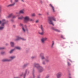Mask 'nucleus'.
Segmentation results:
<instances>
[{"label": "nucleus", "instance_id": "41", "mask_svg": "<svg viewBox=\"0 0 78 78\" xmlns=\"http://www.w3.org/2000/svg\"><path fill=\"white\" fill-rule=\"evenodd\" d=\"M13 27H14V28H16V25H13Z\"/></svg>", "mask_w": 78, "mask_h": 78}, {"label": "nucleus", "instance_id": "32", "mask_svg": "<svg viewBox=\"0 0 78 78\" xmlns=\"http://www.w3.org/2000/svg\"><path fill=\"white\" fill-rule=\"evenodd\" d=\"M27 65H28V64H25L23 66V67H26V66H27Z\"/></svg>", "mask_w": 78, "mask_h": 78}, {"label": "nucleus", "instance_id": "9", "mask_svg": "<svg viewBox=\"0 0 78 78\" xmlns=\"http://www.w3.org/2000/svg\"><path fill=\"white\" fill-rule=\"evenodd\" d=\"M47 40V38L46 37H43L41 39V42L43 44H45V41Z\"/></svg>", "mask_w": 78, "mask_h": 78}, {"label": "nucleus", "instance_id": "26", "mask_svg": "<svg viewBox=\"0 0 78 78\" xmlns=\"http://www.w3.org/2000/svg\"><path fill=\"white\" fill-rule=\"evenodd\" d=\"M67 63H68V66H71V64H70V63H69V62H68Z\"/></svg>", "mask_w": 78, "mask_h": 78}, {"label": "nucleus", "instance_id": "16", "mask_svg": "<svg viewBox=\"0 0 78 78\" xmlns=\"http://www.w3.org/2000/svg\"><path fill=\"white\" fill-rule=\"evenodd\" d=\"M46 62H48L50 61V60L48 59V57H46V58L45 60Z\"/></svg>", "mask_w": 78, "mask_h": 78}, {"label": "nucleus", "instance_id": "7", "mask_svg": "<svg viewBox=\"0 0 78 78\" xmlns=\"http://www.w3.org/2000/svg\"><path fill=\"white\" fill-rule=\"evenodd\" d=\"M56 77L57 78H60L62 76V72H58L56 75Z\"/></svg>", "mask_w": 78, "mask_h": 78}, {"label": "nucleus", "instance_id": "36", "mask_svg": "<svg viewBox=\"0 0 78 78\" xmlns=\"http://www.w3.org/2000/svg\"><path fill=\"white\" fill-rule=\"evenodd\" d=\"M68 61H70V62H72V60H71L70 59H68Z\"/></svg>", "mask_w": 78, "mask_h": 78}, {"label": "nucleus", "instance_id": "30", "mask_svg": "<svg viewBox=\"0 0 78 78\" xmlns=\"http://www.w3.org/2000/svg\"><path fill=\"white\" fill-rule=\"evenodd\" d=\"M20 26L21 27H23V24H22V23H20Z\"/></svg>", "mask_w": 78, "mask_h": 78}, {"label": "nucleus", "instance_id": "8", "mask_svg": "<svg viewBox=\"0 0 78 78\" xmlns=\"http://www.w3.org/2000/svg\"><path fill=\"white\" fill-rule=\"evenodd\" d=\"M30 20V17L28 16H26L24 18V21L25 23H27Z\"/></svg>", "mask_w": 78, "mask_h": 78}, {"label": "nucleus", "instance_id": "1", "mask_svg": "<svg viewBox=\"0 0 78 78\" xmlns=\"http://www.w3.org/2000/svg\"><path fill=\"white\" fill-rule=\"evenodd\" d=\"M34 66L38 69L39 72H43L44 71V68L42 67L39 66V65L38 64L35 63Z\"/></svg>", "mask_w": 78, "mask_h": 78}, {"label": "nucleus", "instance_id": "13", "mask_svg": "<svg viewBox=\"0 0 78 78\" xmlns=\"http://www.w3.org/2000/svg\"><path fill=\"white\" fill-rule=\"evenodd\" d=\"M16 4V2H14L13 4H9L7 6V7H11V6H13L14 5H15Z\"/></svg>", "mask_w": 78, "mask_h": 78}, {"label": "nucleus", "instance_id": "29", "mask_svg": "<svg viewBox=\"0 0 78 78\" xmlns=\"http://www.w3.org/2000/svg\"><path fill=\"white\" fill-rule=\"evenodd\" d=\"M2 6H0V12H2Z\"/></svg>", "mask_w": 78, "mask_h": 78}, {"label": "nucleus", "instance_id": "21", "mask_svg": "<svg viewBox=\"0 0 78 78\" xmlns=\"http://www.w3.org/2000/svg\"><path fill=\"white\" fill-rule=\"evenodd\" d=\"M15 50V49H12L9 51V53H12V52H13V51H14Z\"/></svg>", "mask_w": 78, "mask_h": 78}, {"label": "nucleus", "instance_id": "46", "mask_svg": "<svg viewBox=\"0 0 78 78\" xmlns=\"http://www.w3.org/2000/svg\"><path fill=\"white\" fill-rule=\"evenodd\" d=\"M38 15H39V16H41L42 15H41V14H38Z\"/></svg>", "mask_w": 78, "mask_h": 78}, {"label": "nucleus", "instance_id": "12", "mask_svg": "<svg viewBox=\"0 0 78 78\" xmlns=\"http://www.w3.org/2000/svg\"><path fill=\"white\" fill-rule=\"evenodd\" d=\"M52 29L53 30H54V31H56V32H58L59 33H61V30H60L58 29H55V28L54 27H52Z\"/></svg>", "mask_w": 78, "mask_h": 78}, {"label": "nucleus", "instance_id": "34", "mask_svg": "<svg viewBox=\"0 0 78 78\" xmlns=\"http://www.w3.org/2000/svg\"><path fill=\"white\" fill-rule=\"evenodd\" d=\"M15 2H19V0H15Z\"/></svg>", "mask_w": 78, "mask_h": 78}, {"label": "nucleus", "instance_id": "35", "mask_svg": "<svg viewBox=\"0 0 78 78\" xmlns=\"http://www.w3.org/2000/svg\"><path fill=\"white\" fill-rule=\"evenodd\" d=\"M4 53H5V52H1V54H2V55H3V54H4Z\"/></svg>", "mask_w": 78, "mask_h": 78}, {"label": "nucleus", "instance_id": "25", "mask_svg": "<svg viewBox=\"0 0 78 78\" xmlns=\"http://www.w3.org/2000/svg\"><path fill=\"white\" fill-rule=\"evenodd\" d=\"M46 62H45V61H44L42 62V64H43V65H45L46 64Z\"/></svg>", "mask_w": 78, "mask_h": 78}, {"label": "nucleus", "instance_id": "23", "mask_svg": "<svg viewBox=\"0 0 78 78\" xmlns=\"http://www.w3.org/2000/svg\"><path fill=\"white\" fill-rule=\"evenodd\" d=\"M23 18V16H21V17H19L18 19L21 20V19H22Z\"/></svg>", "mask_w": 78, "mask_h": 78}, {"label": "nucleus", "instance_id": "42", "mask_svg": "<svg viewBox=\"0 0 78 78\" xmlns=\"http://www.w3.org/2000/svg\"><path fill=\"white\" fill-rule=\"evenodd\" d=\"M47 15H49V12H47Z\"/></svg>", "mask_w": 78, "mask_h": 78}, {"label": "nucleus", "instance_id": "47", "mask_svg": "<svg viewBox=\"0 0 78 78\" xmlns=\"http://www.w3.org/2000/svg\"><path fill=\"white\" fill-rule=\"evenodd\" d=\"M16 14H19V13H18L17 12H16Z\"/></svg>", "mask_w": 78, "mask_h": 78}, {"label": "nucleus", "instance_id": "51", "mask_svg": "<svg viewBox=\"0 0 78 78\" xmlns=\"http://www.w3.org/2000/svg\"><path fill=\"white\" fill-rule=\"evenodd\" d=\"M14 78H19V77H14Z\"/></svg>", "mask_w": 78, "mask_h": 78}, {"label": "nucleus", "instance_id": "39", "mask_svg": "<svg viewBox=\"0 0 78 78\" xmlns=\"http://www.w3.org/2000/svg\"><path fill=\"white\" fill-rule=\"evenodd\" d=\"M38 22H39V20H37L36 21V23H38Z\"/></svg>", "mask_w": 78, "mask_h": 78}, {"label": "nucleus", "instance_id": "18", "mask_svg": "<svg viewBox=\"0 0 78 78\" xmlns=\"http://www.w3.org/2000/svg\"><path fill=\"white\" fill-rule=\"evenodd\" d=\"M50 6L52 8V9L53 10V12H55V9H54V7H53V5H52L51 4H50Z\"/></svg>", "mask_w": 78, "mask_h": 78}, {"label": "nucleus", "instance_id": "28", "mask_svg": "<svg viewBox=\"0 0 78 78\" xmlns=\"http://www.w3.org/2000/svg\"><path fill=\"white\" fill-rule=\"evenodd\" d=\"M12 19H15V18H16V16H13L12 17Z\"/></svg>", "mask_w": 78, "mask_h": 78}, {"label": "nucleus", "instance_id": "5", "mask_svg": "<svg viewBox=\"0 0 78 78\" xmlns=\"http://www.w3.org/2000/svg\"><path fill=\"white\" fill-rule=\"evenodd\" d=\"M22 30L24 33H25L26 31L28 33L29 32L28 29L27 28V27L26 25H24L23 27H22Z\"/></svg>", "mask_w": 78, "mask_h": 78}, {"label": "nucleus", "instance_id": "27", "mask_svg": "<svg viewBox=\"0 0 78 78\" xmlns=\"http://www.w3.org/2000/svg\"><path fill=\"white\" fill-rule=\"evenodd\" d=\"M29 21H30V22H33V20L32 19H30L29 18Z\"/></svg>", "mask_w": 78, "mask_h": 78}, {"label": "nucleus", "instance_id": "50", "mask_svg": "<svg viewBox=\"0 0 78 78\" xmlns=\"http://www.w3.org/2000/svg\"><path fill=\"white\" fill-rule=\"evenodd\" d=\"M69 78H72V77H70V76H69Z\"/></svg>", "mask_w": 78, "mask_h": 78}, {"label": "nucleus", "instance_id": "52", "mask_svg": "<svg viewBox=\"0 0 78 78\" xmlns=\"http://www.w3.org/2000/svg\"><path fill=\"white\" fill-rule=\"evenodd\" d=\"M0 16H1V15H0Z\"/></svg>", "mask_w": 78, "mask_h": 78}, {"label": "nucleus", "instance_id": "40", "mask_svg": "<svg viewBox=\"0 0 78 78\" xmlns=\"http://www.w3.org/2000/svg\"><path fill=\"white\" fill-rule=\"evenodd\" d=\"M34 58H35V57H34V56L31 57L32 59H34Z\"/></svg>", "mask_w": 78, "mask_h": 78}, {"label": "nucleus", "instance_id": "38", "mask_svg": "<svg viewBox=\"0 0 78 78\" xmlns=\"http://www.w3.org/2000/svg\"><path fill=\"white\" fill-rule=\"evenodd\" d=\"M11 22H14V20H12V19L11 20Z\"/></svg>", "mask_w": 78, "mask_h": 78}, {"label": "nucleus", "instance_id": "4", "mask_svg": "<svg viewBox=\"0 0 78 78\" xmlns=\"http://www.w3.org/2000/svg\"><path fill=\"white\" fill-rule=\"evenodd\" d=\"M9 58L10 59H8L7 58H5L3 59L2 61L3 62H5V61H8V62L11 61L12 60L14 59L15 58H16V56H11L9 57Z\"/></svg>", "mask_w": 78, "mask_h": 78}, {"label": "nucleus", "instance_id": "6", "mask_svg": "<svg viewBox=\"0 0 78 78\" xmlns=\"http://www.w3.org/2000/svg\"><path fill=\"white\" fill-rule=\"evenodd\" d=\"M40 28L42 31V32L41 33L40 32H38V34H40V35H44V30L43 28L42 25H41Z\"/></svg>", "mask_w": 78, "mask_h": 78}, {"label": "nucleus", "instance_id": "20", "mask_svg": "<svg viewBox=\"0 0 78 78\" xmlns=\"http://www.w3.org/2000/svg\"><path fill=\"white\" fill-rule=\"evenodd\" d=\"M10 45L11 47H13L14 44V42H10Z\"/></svg>", "mask_w": 78, "mask_h": 78}, {"label": "nucleus", "instance_id": "14", "mask_svg": "<svg viewBox=\"0 0 78 78\" xmlns=\"http://www.w3.org/2000/svg\"><path fill=\"white\" fill-rule=\"evenodd\" d=\"M40 57L41 58V59H44L45 57L44 56V54L43 53H41L40 55Z\"/></svg>", "mask_w": 78, "mask_h": 78}, {"label": "nucleus", "instance_id": "45", "mask_svg": "<svg viewBox=\"0 0 78 78\" xmlns=\"http://www.w3.org/2000/svg\"><path fill=\"white\" fill-rule=\"evenodd\" d=\"M33 75L34 77V74L33 73Z\"/></svg>", "mask_w": 78, "mask_h": 78}, {"label": "nucleus", "instance_id": "22", "mask_svg": "<svg viewBox=\"0 0 78 78\" xmlns=\"http://www.w3.org/2000/svg\"><path fill=\"white\" fill-rule=\"evenodd\" d=\"M31 17H35V16H36V15L35 14V13H33L31 14Z\"/></svg>", "mask_w": 78, "mask_h": 78}, {"label": "nucleus", "instance_id": "37", "mask_svg": "<svg viewBox=\"0 0 78 78\" xmlns=\"http://www.w3.org/2000/svg\"><path fill=\"white\" fill-rule=\"evenodd\" d=\"M5 48H0V50H2V49H4Z\"/></svg>", "mask_w": 78, "mask_h": 78}, {"label": "nucleus", "instance_id": "10", "mask_svg": "<svg viewBox=\"0 0 78 78\" xmlns=\"http://www.w3.org/2000/svg\"><path fill=\"white\" fill-rule=\"evenodd\" d=\"M16 38L17 39L15 40V41H19L20 39H22L23 41H26V39L23 38H21L20 37H19V36H17L16 37Z\"/></svg>", "mask_w": 78, "mask_h": 78}, {"label": "nucleus", "instance_id": "15", "mask_svg": "<svg viewBox=\"0 0 78 78\" xmlns=\"http://www.w3.org/2000/svg\"><path fill=\"white\" fill-rule=\"evenodd\" d=\"M24 9H23L19 11L20 14H24Z\"/></svg>", "mask_w": 78, "mask_h": 78}, {"label": "nucleus", "instance_id": "11", "mask_svg": "<svg viewBox=\"0 0 78 78\" xmlns=\"http://www.w3.org/2000/svg\"><path fill=\"white\" fill-rule=\"evenodd\" d=\"M27 73H29L30 71H29L28 70L26 69V71H25V73L24 74H22L21 75H20V76H22V75H23L24 78H25V75H26V73H27Z\"/></svg>", "mask_w": 78, "mask_h": 78}, {"label": "nucleus", "instance_id": "33", "mask_svg": "<svg viewBox=\"0 0 78 78\" xmlns=\"http://www.w3.org/2000/svg\"><path fill=\"white\" fill-rule=\"evenodd\" d=\"M49 76H50L49 75H47L45 78H49Z\"/></svg>", "mask_w": 78, "mask_h": 78}, {"label": "nucleus", "instance_id": "49", "mask_svg": "<svg viewBox=\"0 0 78 78\" xmlns=\"http://www.w3.org/2000/svg\"><path fill=\"white\" fill-rule=\"evenodd\" d=\"M40 2H41V3H42V1H41Z\"/></svg>", "mask_w": 78, "mask_h": 78}, {"label": "nucleus", "instance_id": "3", "mask_svg": "<svg viewBox=\"0 0 78 78\" xmlns=\"http://www.w3.org/2000/svg\"><path fill=\"white\" fill-rule=\"evenodd\" d=\"M52 20L55 21H56V19L53 16L50 17L48 20V23L49 24H51L52 25H53V26H54V24H53V21H52Z\"/></svg>", "mask_w": 78, "mask_h": 78}, {"label": "nucleus", "instance_id": "48", "mask_svg": "<svg viewBox=\"0 0 78 78\" xmlns=\"http://www.w3.org/2000/svg\"><path fill=\"white\" fill-rule=\"evenodd\" d=\"M6 45H8V44L7 43L6 44Z\"/></svg>", "mask_w": 78, "mask_h": 78}, {"label": "nucleus", "instance_id": "31", "mask_svg": "<svg viewBox=\"0 0 78 78\" xmlns=\"http://www.w3.org/2000/svg\"><path fill=\"white\" fill-rule=\"evenodd\" d=\"M61 37L62 38V39H65V38L64 37V36H63L62 35H61Z\"/></svg>", "mask_w": 78, "mask_h": 78}, {"label": "nucleus", "instance_id": "2", "mask_svg": "<svg viewBox=\"0 0 78 78\" xmlns=\"http://www.w3.org/2000/svg\"><path fill=\"white\" fill-rule=\"evenodd\" d=\"M6 23V21L5 20L3 19L2 21H0V24H2L1 26L0 27V30H2L4 28L5 24Z\"/></svg>", "mask_w": 78, "mask_h": 78}, {"label": "nucleus", "instance_id": "19", "mask_svg": "<svg viewBox=\"0 0 78 78\" xmlns=\"http://www.w3.org/2000/svg\"><path fill=\"white\" fill-rule=\"evenodd\" d=\"M12 13H11L7 17V18H9L11 17L12 16Z\"/></svg>", "mask_w": 78, "mask_h": 78}, {"label": "nucleus", "instance_id": "24", "mask_svg": "<svg viewBox=\"0 0 78 78\" xmlns=\"http://www.w3.org/2000/svg\"><path fill=\"white\" fill-rule=\"evenodd\" d=\"M54 44H55V43L54 42V41H53L52 44V45H51L52 48H53V45H54Z\"/></svg>", "mask_w": 78, "mask_h": 78}, {"label": "nucleus", "instance_id": "43", "mask_svg": "<svg viewBox=\"0 0 78 78\" xmlns=\"http://www.w3.org/2000/svg\"><path fill=\"white\" fill-rule=\"evenodd\" d=\"M21 2H24V0H21Z\"/></svg>", "mask_w": 78, "mask_h": 78}, {"label": "nucleus", "instance_id": "17", "mask_svg": "<svg viewBox=\"0 0 78 78\" xmlns=\"http://www.w3.org/2000/svg\"><path fill=\"white\" fill-rule=\"evenodd\" d=\"M17 49V50H21V48H20L19 47L17 46L15 47V48H14L15 50V49Z\"/></svg>", "mask_w": 78, "mask_h": 78}, {"label": "nucleus", "instance_id": "44", "mask_svg": "<svg viewBox=\"0 0 78 78\" xmlns=\"http://www.w3.org/2000/svg\"><path fill=\"white\" fill-rule=\"evenodd\" d=\"M10 1L11 2V3H12V0H10Z\"/></svg>", "mask_w": 78, "mask_h": 78}]
</instances>
